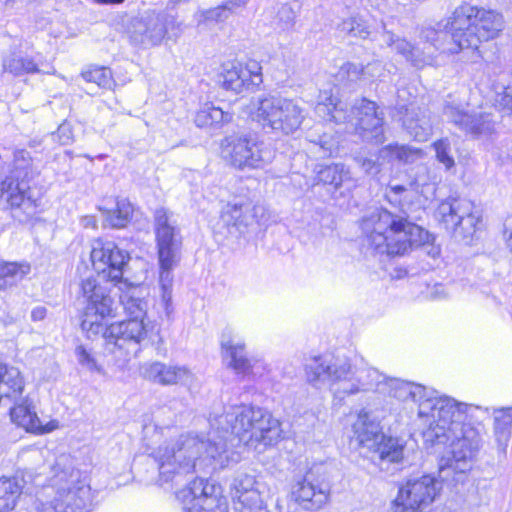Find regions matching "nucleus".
Segmentation results:
<instances>
[{"instance_id": "obj_1", "label": "nucleus", "mask_w": 512, "mask_h": 512, "mask_svg": "<svg viewBox=\"0 0 512 512\" xmlns=\"http://www.w3.org/2000/svg\"><path fill=\"white\" fill-rule=\"evenodd\" d=\"M211 426L224 433L210 432L205 440L197 434L187 433L165 441L151 452L158 463L159 483L181 484L189 476L227 461V434L240 443L257 448L272 445L281 436L280 422L268 411L241 405L230 407L224 414L214 417Z\"/></svg>"}, {"instance_id": "obj_2", "label": "nucleus", "mask_w": 512, "mask_h": 512, "mask_svg": "<svg viewBox=\"0 0 512 512\" xmlns=\"http://www.w3.org/2000/svg\"><path fill=\"white\" fill-rule=\"evenodd\" d=\"M504 18L495 10L468 3L456 7L451 15L420 31L421 43L436 48L439 54H458L464 49H478L482 42L496 39L504 29Z\"/></svg>"}, {"instance_id": "obj_3", "label": "nucleus", "mask_w": 512, "mask_h": 512, "mask_svg": "<svg viewBox=\"0 0 512 512\" xmlns=\"http://www.w3.org/2000/svg\"><path fill=\"white\" fill-rule=\"evenodd\" d=\"M456 407L461 412L459 419L448 413L445 417H436V422L422 430L426 444L434 446L451 442V456L442 457L439 462V477L442 480H447L451 472L463 474L470 470L482 446L480 431L464 423L467 414L474 408L458 401Z\"/></svg>"}, {"instance_id": "obj_4", "label": "nucleus", "mask_w": 512, "mask_h": 512, "mask_svg": "<svg viewBox=\"0 0 512 512\" xmlns=\"http://www.w3.org/2000/svg\"><path fill=\"white\" fill-rule=\"evenodd\" d=\"M306 379L315 388L328 387L339 401L362 392L385 389L386 376L363 359L351 365L346 359L318 356L305 365Z\"/></svg>"}, {"instance_id": "obj_5", "label": "nucleus", "mask_w": 512, "mask_h": 512, "mask_svg": "<svg viewBox=\"0 0 512 512\" xmlns=\"http://www.w3.org/2000/svg\"><path fill=\"white\" fill-rule=\"evenodd\" d=\"M120 291V304L129 319L113 322L108 326V353L114 363L123 368L136 357L141 343L147 337L145 318L148 309V290L143 285L128 283L126 280L117 282Z\"/></svg>"}, {"instance_id": "obj_6", "label": "nucleus", "mask_w": 512, "mask_h": 512, "mask_svg": "<svg viewBox=\"0 0 512 512\" xmlns=\"http://www.w3.org/2000/svg\"><path fill=\"white\" fill-rule=\"evenodd\" d=\"M363 246L374 255L402 256L413 247L429 241L428 231L403 215L376 209L365 215L360 224Z\"/></svg>"}, {"instance_id": "obj_7", "label": "nucleus", "mask_w": 512, "mask_h": 512, "mask_svg": "<svg viewBox=\"0 0 512 512\" xmlns=\"http://www.w3.org/2000/svg\"><path fill=\"white\" fill-rule=\"evenodd\" d=\"M337 89L322 90L318 96L316 113L337 124L346 125L348 132H355L363 140L383 143L384 113L378 105L366 98L356 100L348 108L335 94Z\"/></svg>"}, {"instance_id": "obj_8", "label": "nucleus", "mask_w": 512, "mask_h": 512, "mask_svg": "<svg viewBox=\"0 0 512 512\" xmlns=\"http://www.w3.org/2000/svg\"><path fill=\"white\" fill-rule=\"evenodd\" d=\"M78 301L83 305L82 331L89 339L101 336L108 353L109 325L106 320L118 315V305L111 296L110 287L95 275H89L79 283Z\"/></svg>"}, {"instance_id": "obj_9", "label": "nucleus", "mask_w": 512, "mask_h": 512, "mask_svg": "<svg viewBox=\"0 0 512 512\" xmlns=\"http://www.w3.org/2000/svg\"><path fill=\"white\" fill-rule=\"evenodd\" d=\"M381 393L388 394L401 401L411 399L418 402L417 416L422 430L432 422H436V417H445L448 413H451L457 419L461 416V412L456 407L455 399L441 396L437 391L419 384L387 377L385 389Z\"/></svg>"}, {"instance_id": "obj_10", "label": "nucleus", "mask_w": 512, "mask_h": 512, "mask_svg": "<svg viewBox=\"0 0 512 512\" xmlns=\"http://www.w3.org/2000/svg\"><path fill=\"white\" fill-rule=\"evenodd\" d=\"M250 115L263 129L292 135L300 129L306 119L307 111L296 99L266 95L251 102Z\"/></svg>"}, {"instance_id": "obj_11", "label": "nucleus", "mask_w": 512, "mask_h": 512, "mask_svg": "<svg viewBox=\"0 0 512 512\" xmlns=\"http://www.w3.org/2000/svg\"><path fill=\"white\" fill-rule=\"evenodd\" d=\"M53 472L55 503L63 512H86L90 504V487L81 480V473L72 466L70 457H58Z\"/></svg>"}, {"instance_id": "obj_12", "label": "nucleus", "mask_w": 512, "mask_h": 512, "mask_svg": "<svg viewBox=\"0 0 512 512\" xmlns=\"http://www.w3.org/2000/svg\"><path fill=\"white\" fill-rule=\"evenodd\" d=\"M435 217L446 229L463 239L473 236L481 220L480 211L472 201L465 198L442 201L436 209Z\"/></svg>"}, {"instance_id": "obj_13", "label": "nucleus", "mask_w": 512, "mask_h": 512, "mask_svg": "<svg viewBox=\"0 0 512 512\" xmlns=\"http://www.w3.org/2000/svg\"><path fill=\"white\" fill-rule=\"evenodd\" d=\"M441 489V481L431 474L411 477L399 488L395 512H421L435 501Z\"/></svg>"}, {"instance_id": "obj_14", "label": "nucleus", "mask_w": 512, "mask_h": 512, "mask_svg": "<svg viewBox=\"0 0 512 512\" xmlns=\"http://www.w3.org/2000/svg\"><path fill=\"white\" fill-rule=\"evenodd\" d=\"M222 156L236 168H260L272 161L274 152L263 142L240 136L227 137L222 143Z\"/></svg>"}, {"instance_id": "obj_15", "label": "nucleus", "mask_w": 512, "mask_h": 512, "mask_svg": "<svg viewBox=\"0 0 512 512\" xmlns=\"http://www.w3.org/2000/svg\"><path fill=\"white\" fill-rule=\"evenodd\" d=\"M184 512H228L227 499L220 488L203 478H195L176 492Z\"/></svg>"}, {"instance_id": "obj_16", "label": "nucleus", "mask_w": 512, "mask_h": 512, "mask_svg": "<svg viewBox=\"0 0 512 512\" xmlns=\"http://www.w3.org/2000/svg\"><path fill=\"white\" fill-rule=\"evenodd\" d=\"M443 114L448 122L473 138H487L496 131L497 119L494 114L482 110L467 112L454 101H447Z\"/></svg>"}, {"instance_id": "obj_17", "label": "nucleus", "mask_w": 512, "mask_h": 512, "mask_svg": "<svg viewBox=\"0 0 512 512\" xmlns=\"http://www.w3.org/2000/svg\"><path fill=\"white\" fill-rule=\"evenodd\" d=\"M90 258L97 272L96 277L118 282L122 280L124 268L130 257L113 241L97 238L91 242Z\"/></svg>"}, {"instance_id": "obj_18", "label": "nucleus", "mask_w": 512, "mask_h": 512, "mask_svg": "<svg viewBox=\"0 0 512 512\" xmlns=\"http://www.w3.org/2000/svg\"><path fill=\"white\" fill-rule=\"evenodd\" d=\"M222 357L228 368L243 376L260 377L267 365L260 359L249 358L245 354V343L232 329H225L221 336Z\"/></svg>"}, {"instance_id": "obj_19", "label": "nucleus", "mask_w": 512, "mask_h": 512, "mask_svg": "<svg viewBox=\"0 0 512 512\" xmlns=\"http://www.w3.org/2000/svg\"><path fill=\"white\" fill-rule=\"evenodd\" d=\"M154 230L159 262H163L165 266L171 265L174 259H179L182 244L180 229L173 213L163 207L156 209Z\"/></svg>"}, {"instance_id": "obj_20", "label": "nucleus", "mask_w": 512, "mask_h": 512, "mask_svg": "<svg viewBox=\"0 0 512 512\" xmlns=\"http://www.w3.org/2000/svg\"><path fill=\"white\" fill-rule=\"evenodd\" d=\"M264 216V207L248 199L227 203L221 212L220 223L230 234H244Z\"/></svg>"}, {"instance_id": "obj_21", "label": "nucleus", "mask_w": 512, "mask_h": 512, "mask_svg": "<svg viewBox=\"0 0 512 512\" xmlns=\"http://www.w3.org/2000/svg\"><path fill=\"white\" fill-rule=\"evenodd\" d=\"M172 18L165 14L147 12L131 21L128 34L132 43L150 48L161 44Z\"/></svg>"}, {"instance_id": "obj_22", "label": "nucleus", "mask_w": 512, "mask_h": 512, "mask_svg": "<svg viewBox=\"0 0 512 512\" xmlns=\"http://www.w3.org/2000/svg\"><path fill=\"white\" fill-rule=\"evenodd\" d=\"M219 82L225 90L241 93L251 86H259L262 83V67L255 60H249L245 64L227 63L223 65Z\"/></svg>"}, {"instance_id": "obj_23", "label": "nucleus", "mask_w": 512, "mask_h": 512, "mask_svg": "<svg viewBox=\"0 0 512 512\" xmlns=\"http://www.w3.org/2000/svg\"><path fill=\"white\" fill-rule=\"evenodd\" d=\"M381 41L387 47L403 56L414 67L423 68L425 66L438 65V56L440 54L436 51V48L428 44H422L420 39L416 45H412L393 32L384 30L381 34Z\"/></svg>"}, {"instance_id": "obj_24", "label": "nucleus", "mask_w": 512, "mask_h": 512, "mask_svg": "<svg viewBox=\"0 0 512 512\" xmlns=\"http://www.w3.org/2000/svg\"><path fill=\"white\" fill-rule=\"evenodd\" d=\"M291 498L305 510L321 509L329 499L327 485L315 482L311 475L295 480L291 486Z\"/></svg>"}, {"instance_id": "obj_25", "label": "nucleus", "mask_w": 512, "mask_h": 512, "mask_svg": "<svg viewBox=\"0 0 512 512\" xmlns=\"http://www.w3.org/2000/svg\"><path fill=\"white\" fill-rule=\"evenodd\" d=\"M0 198L11 208H22L28 215L35 212L36 204L30 195L28 180L6 176L0 183Z\"/></svg>"}, {"instance_id": "obj_26", "label": "nucleus", "mask_w": 512, "mask_h": 512, "mask_svg": "<svg viewBox=\"0 0 512 512\" xmlns=\"http://www.w3.org/2000/svg\"><path fill=\"white\" fill-rule=\"evenodd\" d=\"M145 376L151 381L163 385H183L188 388L195 386L196 377L185 366H172L154 362L145 369Z\"/></svg>"}, {"instance_id": "obj_27", "label": "nucleus", "mask_w": 512, "mask_h": 512, "mask_svg": "<svg viewBox=\"0 0 512 512\" xmlns=\"http://www.w3.org/2000/svg\"><path fill=\"white\" fill-rule=\"evenodd\" d=\"M403 127L417 141H426L432 133L430 115L426 108L410 104L403 114Z\"/></svg>"}, {"instance_id": "obj_28", "label": "nucleus", "mask_w": 512, "mask_h": 512, "mask_svg": "<svg viewBox=\"0 0 512 512\" xmlns=\"http://www.w3.org/2000/svg\"><path fill=\"white\" fill-rule=\"evenodd\" d=\"M353 438L360 446L367 447L369 450L383 438L380 423L372 418L371 414L361 410L356 420L352 424Z\"/></svg>"}, {"instance_id": "obj_29", "label": "nucleus", "mask_w": 512, "mask_h": 512, "mask_svg": "<svg viewBox=\"0 0 512 512\" xmlns=\"http://www.w3.org/2000/svg\"><path fill=\"white\" fill-rule=\"evenodd\" d=\"M11 420L26 431L44 434L57 428L55 421H50L43 425L36 412L31 409L27 403H21L14 406L10 412Z\"/></svg>"}, {"instance_id": "obj_30", "label": "nucleus", "mask_w": 512, "mask_h": 512, "mask_svg": "<svg viewBox=\"0 0 512 512\" xmlns=\"http://www.w3.org/2000/svg\"><path fill=\"white\" fill-rule=\"evenodd\" d=\"M307 153L314 159H325L338 151V140L331 133L315 128L307 134Z\"/></svg>"}, {"instance_id": "obj_31", "label": "nucleus", "mask_w": 512, "mask_h": 512, "mask_svg": "<svg viewBox=\"0 0 512 512\" xmlns=\"http://www.w3.org/2000/svg\"><path fill=\"white\" fill-rule=\"evenodd\" d=\"M374 452V461L382 469L385 464L399 463L403 459L404 446L399 439L393 437H385L378 441L375 447L370 449Z\"/></svg>"}, {"instance_id": "obj_32", "label": "nucleus", "mask_w": 512, "mask_h": 512, "mask_svg": "<svg viewBox=\"0 0 512 512\" xmlns=\"http://www.w3.org/2000/svg\"><path fill=\"white\" fill-rule=\"evenodd\" d=\"M316 179L318 183L330 186L334 190H338L345 184L353 186L350 170L341 163L320 166L317 171Z\"/></svg>"}, {"instance_id": "obj_33", "label": "nucleus", "mask_w": 512, "mask_h": 512, "mask_svg": "<svg viewBox=\"0 0 512 512\" xmlns=\"http://www.w3.org/2000/svg\"><path fill=\"white\" fill-rule=\"evenodd\" d=\"M2 69L4 73L15 77L42 72L39 64L32 57L22 56L16 52H10L3 56Z\"/></svg>"}, {"instance_id": "obj_34", "label": "nucleus", "mask_w": 512, "mask_h": 512, "mask_svg": "<svg viewBox=\"0 0 512 512\" xmlns=\"http://www.w3.org/2000/svg\"><path fill=\"white\" fill-rule=\"evenodd\" d=\"M424 157V152L420 148L390 144L380 149L379 158L383 160H397L403 164L414 163Z\"/></svg>"}, {"instance_id": "obj_35", "label": "nucleus", "mask_w": 512, "mask_h": 512, "mask_svg": "<svg viewBox=\"0 0 512 512\" xmlns=\"http://www.w3.org/2000/svg\"><path fill=\"white\" fill-rule=\"evenodd\" d=\"M22 490L23 485L17 478H0V512L13 511L22 494Z\"/></svg>"}, {"instance_id": "obj_36", "label": "nucleus", "mask_w": 512, "mask_h": 512, "mask_svg": "<svg viewBox=\"0 0 512 512\" xmlns=\"http://www.w3.org/2000/svg\"><path fill=\"white\" fill-rule=\"evenodd\" d=\"M231 120L232 115L229 112L208 103L197 111L194 119L195 124L200 128L220 127Z\"/></svg>"}, {"instance_id": "obj_37", "label": "nucleus", "mask_w": 512, "mask_h": 512, "mask_svg": "<svg viewBox=\"0 0 512 512\" xmlns=\"http://www.w3.org/2000/svg\"><path fill=\"white\" fill-rule=\"evenodd\" d=\"M30 272L27 263L0 262V290L13 287Z\"/></svg>"}, {"instance_id": "obj_38", "label": "nucleus", "mask_w": 512, "mask_h": 512, "mask_svg": "<svg viewBox=\"0 0 512 512\" xmlns=\"http://www.w3.org/2000/svg\"><path fill=\"white\" fill-rule=\"evenodd\" d=\"M512 427V408L500 409L494 413V431L500 447L508 443Z\"/></svg>"}, {"instance_id": "obj_39", "label": "nucleus", "mask_w": 512, "mask_h": 512, "mask_svg": "<svg viewBox=\"0 0 512 512\" xmlns=\"http://www.w3.org/2000/svg\"><path fill=\"white\" fill-rule=\"evenodd\" d=\"M420 184L419 182L413 181L410 183V189L402 185H391L386 189V199L394 205H399L404 214H406L405 207L409 205V198L414 193H418Z\"/></svg>"}, {"instance_id": "obj_40", "label": "nucleus", "mask_w": 512, "mask_h": 512, "mask_svg": "<svg viewBox=\"0 0 512 512\" xmlns=\"http://www.w3.org/2000/svg\"><path fill=\"white\" fill-rule=\"evenodd\" d=\"M132 212L133 207L129 201L125 199L118 200L116 208L107 211L105 223L112 228H123L130 221Z\"/></svg>"}, {"instance_id": "obj_41", "label": "nucleus", "mask_w": 512, "mask_h": 512, "mask_svg": "<svg viewBox=\"0 0 512 512\" xmlns=\"http://www.w3.org/2000/svg\"><path fill=\"white\" fill-rule=\"evenodd\" d=\"M9 175L28 181L34 176L32 160L28 151L20 149L14 152L13 168Z\"/></svg>"}, {"instance_id": "obj_42", "label": "nucleus", "mask_w": 512, "mask_h": 512, "mask_svg": "<svg viewBox=\"0 0 512 512\" xmlns=\"http://www.w3.org/2000/svg\"><path fill=\"white\" fill-rule=\"evenodd\" d=\"M82 77L100 88L110 89L114 85L111 70L104 66H92L82 72Z\"/></svg>"}, {"instance_id": "obj_43", "label": "nucleus", "mask_w": 512, "mask_h": 512, "mask_svg": "<svg viewBox=\"0 0 512 512\" xmlns=\"http://www.w3.org/2000/svg\"><path fill=\"white\" fill-rule=\"evenodd\" d=\"M339 28L342 32L347 33L352 37L366 39L370 35V30L367 23L357 16L344 19Z\"/></svg>"}, {"instance_id": "obj_44", "label": "nucleus", "mask_w": 512, "mask_h": 512, "mask_svg": "<svg viewBox=\"0 0 512 512\" xmlns=\"http://www.w3.org/2000/svg\"><path fill=\"white\" fill-rule=\"evenodd\" d=\"M433 149L437 161L442 164L447 171L455 167V159L452 152L451 142L448 138H442L433 143Z\"/></svg>"}, {"instance_id": "obj_45", "label": "nucleus", "mask_w": 512, "mask_h": 512, "mask_svg": "<svg viewBox=\"0 0 512 512\" xmlns=\"http://www.w3.org/2000/svg\"><path fill=\"white\" fill-rule=\"evenodd\" d=\"M494 104L501 110L512 112V83L505 85L497 82L494 84Z\"/></svg>"}, {"instance_id": "obj_46", "label": "nucleus", "mask_w": 512, "mask_h": 512, "mask_svg": "<svg viewBox=\"0 0 512 512\" xmlns=\"http://www.w3.org/2000/svg\"><path fill=\"white\" fill-rule=\"evenodd\" d=\"M230 14H231V12L228 9V6H226L224 3L221 6L198 12L195 15V18H196L198 25L208 23V22L219 23V22H223L226 19H228Z\"/></svg>"}, {"instance_id": "obj_47", "label": "nucleus", "mask_w": 512, "mask_h": 512, "mask_svg": "<svg viewBox=\"0 0 512 512\" xmlns=\"http://www.w3.org/2000/svg\"><path fill=\"white\" fill-rule=\"evenodd\" d=\"M238 503L240 512H265L259 490L248 494H239Z\"/></svg>"}, {"instance_id": "obj_48", "label": "nucleus", "mask_w": 512, "mask_h": 512, "mask_svg": "<svg viewBox=\"0 0 512 512\" xmlns=\"http://www.w3.org/2000/svg\"><path fill=\"white\" fill-rule=\"evenodd\" d=\"M233 490L235 497L238 499L239 494H248L252 491H258V483L253 475L247 473H240L233 481Z\"/></svg>"}, {"instance_id": "obj_49", "label": "nucleus", "mask_w": 512, "mask_h": 512, "mask_svg": "<svg viewBox=\"0 0 512 512\" xmlns=\"http://www.w3.org/2000/svg\"><path fill=\"white\" fill-rule=\"evenodd\" d=\"M179 259H174L171 265L165 266L163 262L160 264L159 282L163 290V299L168 301L171 298V289L173 284L172 270L176 267Z\"/></svg>"}, {"instance_id": "obj_50", "label": "nucleus", "mask_w": 512, "mask_h": 512, "mask_svg": "<svg viewBox=\"0 0 512 512\" xmlns=\"http://www.w3.org/2000/svg\"><path fill=\"white\" fill-rule=\"evenodd\" d=\"M296 17L297 12L287 3L280 6L276 15L280 28L283 30L291 28L295 23Z\"/></svg>"}, {"instance_id": "obj_51", "label": "nucleus", "mask_w": 512, "mask_h": 512, "mask_svg": "<svg viewBox=\"0 0 512 512\" xmlns=\"http://www.w3.org/2000/svg\"><path fill=\"white\" fill-rule=\"evenodd\" d=\"M338 75L342 79H347L352 82L363 79L362 66L351 62L344 63L340 67Z\"/></svg>"}, {"instance_id": "obj_52", "label": "nucleus", "mask_w": 512, "mask_h": 512, "mask_svg": "<svg viewBox=\"0 0 512 512\" xmlns=\"http://www.w3.org/2000/svg\"><path fill=\"white\" fill-rule=\"evenodd\" d=\"M53 140L60 145H69L73 141L72 128L68 123L59 125L57 131L53 134Z\"/></svg>"}, {"instance_id": "obj_53", "label": "nucleus", "mask_w": 512, "mask_h": 512, "mask_svg": "<svg viewBox=\"0 0 512 512\" xmlns=\"http://www.w3.org/2000/svg\"><path fill=\"white\" fill-rule=\"evenodd\" d=\"M354 159L366 174L377 175L380 172V163L377 160L361 155L355 156Z\"/></svg>"}, {"instance_id": "obj_54", "label": "nucleus", "mask_w": 512, "mask_h": 512, "mask_svg": "<svg viewBox=\"0 0 512 512\" xmlns=\"http://www.w3.org/2000/svg\"><path fill=\"white\" fill-rule=\"evenodd\" d=\"M362 71L364 80L374 81L382 76L383 65L380 61H374L365 67L362 66Z\"/></svg>"}, {"instance_id": "obj_55", "label": "nucleus", "mask_w": 512, "mask_h": 512, "mask_svg": "<svg viewBox=\"0 0 512 512\" xmlns=\"http://www.w3.org/2000/svg\"><path fill=\"white\" fill-rule=\"evenodd\" d=\"M78 362L89 370H98L96 361L90 353L82 346L76 348Z\"/></svg>"}, {"instance_id": "obj_56", "label": "nucleus", "mask_w": 512, "mask_h": 512, "mask_svg": "<svg viewBox=\"0 0 512 512\" xmlns=\"http://www.w3.org/2000/svg\"><path fill=\"white\" fill-rule=\"evenodd\" d=\"M165 430H169V426H162L160 420L158 419L155 424H145L143 427V432L145 437H148L151 433H155V437H160L164 434Z\"/></svg>"}, {"instance_id": "obj_57", "label": "nucleus", "mask_w": 512, "mask_h": 512, "mask_svg": "<svg viewBox=\"0 0 512 512\" xmlns=\"http://www.w3.org/2000/svg\"><path fill=\"white\" fill-rule=\"evenodd\" d=\"M47 309L44 306H37L31 311L33 321H41L46 317Z\"/></svg>"}, {"instance_id": "obj_58", "label": "nucleus", "mask_w": 512, "mask_h": 512, "mask_svg": "<svg viewBox=\"0 0 512 512\" xmlns=\"http://www.w3.org/2000/svg\"><path fill=\"white\" fill-rule=\"evenodd\" d=\"M249 1L250 0H227L225 5L228 6V9L232 13L236 8L245 7Z\"/></svg>"}, {"instance_id": "obj_59", "label": "nucleus", "mask_w": 512, "mask_h": 512, "mask_svg": "<svg viewBox=\"0 0 512 512\" xmlns=\"http://www.w3.org/2000/svg\"><path fill=\"white\" fill-rule=\"evenodd\" d=\"M506 231L508 230V227H511V232L509 234V237H508V245L510 246V248L512 249V218H510L508 220V222L506 223Z\"/></svg>"}, {"instance_id": "obj_60", "label": "nucleus", "mask_w": 512, "mask_h": 512, "mask_svg": "<svg viewBox=\"0 0 512 512\" xmlns=\"http://www.w3.org/2000/svg\"><path fill=\"white\" fill-rule=\"evenodd\" d=\"M94 1L99 4H120L124 0H94Z\"/></svg>"}, {"instance_id": "obj_61", "label": "nucleus", "mask_w": 512, "mask_h": 512, "mask_svg": "<svg viewBox=\"0 0 512 512\" xmlns=\"http://www.w3.org/2000/svg\"><path fill=\"white\" fill-rule=\"evenodd\" d=\"M15 3V0H6L5 1V6L6 7H12Z\"/></svg>"}, {"instance_id": "obj_62", "label": "nucleus", "mask_w": 512, "mask_h": 512, "mask_svg": "<svg viewBox=\"0 0 512 512\" xmlns=\"http://www.w3.org/2000/svg\"><path fill=\"white\" fill-rule=\"evenodd\" d=\"M445 512H456V511H451V510H445Z\"/></svg>"}]
</instances>
